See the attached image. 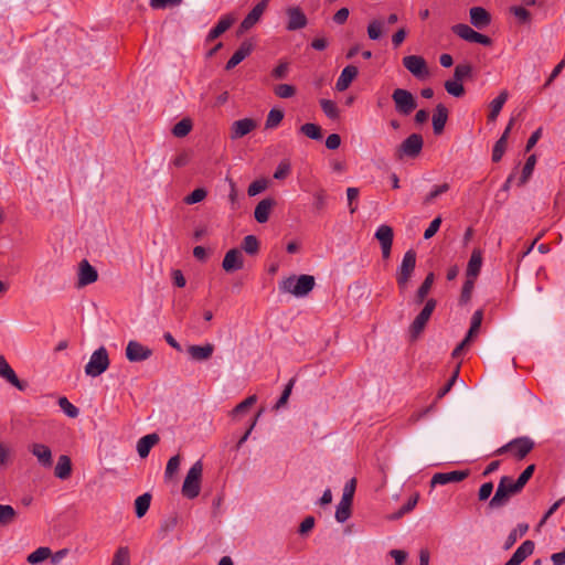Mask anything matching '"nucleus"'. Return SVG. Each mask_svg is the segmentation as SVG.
<instances>
[{"label": "nucleus", "mask_w": 565, "mask_h": 565, "mask_svg": "<svg viewBox=\"0 0 565 565\" xmlns=\"http://www.w3.org/2000/svg\"><path fill=\"white\" fill-rule=\"evenodd\" d=\"M514 124V118H511L508 126L505 127L502 136L495 141L492 149V161L499 162L507 149L508 138Z\"/></svg>", "instance_id": "obj_20"}, {"label": "nucleus", "mask_w": 565, "mask_h": 565, "mask_svg": "<svg viewBox=\"0 0 565 565\" xmlns=\"http://www.w3.org/2000/svg\"><path fill=\"white\" fill-rule=\"evenodd\" d=\"M315 277L310 275L290 276L279 284L282 292L291 294L296 297L307 296L315 287Z\"/></svg>", "instance_id": "obj_2"}, {"label": "nucleus", "mask_w": 565, "mask_h": 565, "mask_svg": "<svg viewBox=\"0 0 565 565\" xmlns=\"http://www.w3.org/2000/svg\"><path fill=\"white\" fill-rule=\"evenodd\" d=\"M383 23L380 20H373L367 25V35L371 40H379L382 35Z\"/></svg>", "instance_id": "obj_57"}, {"label": "nucleus", "mask_w": 565, "mask_h": 565, "mask_svg": "<svg viewBox=\"0 0 565 565\" xmlns=\"http://www.w3.org/2000/svg\"><path fill=\"white\" fill-rule=\"evenodd\" d=\"M268 186V181L266 179H258L252 182L247 189V194L249 196H255L260 192L265 191Z\"/></svg>", "instance_id": "obj_56"}, {"label": "nucleus", "mask_w": 565, "mask_h": 565, "mask_svg": "<svg viewBox=\"0 0 565 565\" xmlns=\"http://www.w3.org/2000/svg\"><path fill=\"white\" fill-rule=\"evenodd\" d=\"M459 369H460V364H458L456 366V369L454 370L450 379L447 381V383L438 391L437 395H436V399H440L443 398L450 390L451 387L454 386L455 382L457 381L458 379V375H459Z\"/></svg>", "instance_id": "obj_53"}, {"label": "nucleus", "mask_w": 565, "mask_h": 565, "mask_svg": "<svg viewBox=\"0 0 565 565\" xmlns=\"http://www.w3.org/2000/svg\"><path fill=\"white\" fill-rule=\"evenodd\" d=\"M214 352V345L212 343H206L204 345H190L188 348V353L190 358L194 361H204L212 356Z\"/></svg>", "instance_id": "obj_28"}, {"label": "nucleus", "mask_w": 565, "mask_h": 565, "mask_svg": "<svg viewBox=\"0 0 565 565\" xmlns=\"http://www.w3.org/2000/svg\"><path fill=\"white\" fill-rule=\"evenodd\" d=\"M472 75V66L469 63L458 64L454 71V78L457 81H465Z\"/></svg>", "instance_id": "obj_48"}, {"label": "nucleus", "mask_w": 565, "mask_h": 565, "mask_svg": "<svg viewBox=\"0 0 565 565\" xmlns=\"http://www.w3.org/2000/svg\"><path fill=\"white\" fill-rule=\"evenodd\" d=\"M151 503V494L146 492L139 495L135 501V512L137 518H142L149 510Z\"/></svg>", "instance_id": "obj_38"}, {"label": "nucleus", "mask_w": 565, "mask_h": 565, "mask_svg": "<svg viewBox=\"0 0 565 565\" xmlns=\"http://www.w3.org/2000/svg\"><path fill=\"white\" fill-rule=\"evenodd\" d=\"M159 443V436L157 434H149L141 437L137 443V451L141 458H146L151 448Z\"/></svg>", "instance_id": "obj_30"}, {"label": "nucleus", "mask_w": 565, "mask_h": 565, "mask_svg": "<svg viewBox=\"0 0 565 565\" xmlns=\"http://www.w3.org/2000/svg\"><path fill=\"white\" fill-rule=\"evenodd\" d=\"M109 366L108 352L105 347H100L93 352L88 363L85 365V373L88 376L96 377L103 374Z\"/></svg>", "instance_id": "obj_7"}, {"label": "nucleus", "mask_w": 565, "mask_h": 565, "mask_svg": "<svg viewBox=\"0 0 565 565\" xmlns=\"http://www.w3.org/2000/svg\"><path fill=\"white\" fill-rule=\"evenodd\" d=\"M321 109L323 110L324 115L334 120L339 118V108L337 104L331 99H321L320 100Z\"/></svg>", "instance_id": "obj_44"}, {"label": "nucleus", "mask_w": 565, "mask_h": 565, "mask_svg": "<svg viewBox=\"0 0 565 565\" xmlns=\"http://www.w3.org/2000/svg\"><path fill=\"white\" fill-rule=\"evenodd\" d=\"M436 306H437V301L434 298H430L425 302L424 308L416 316V318L409 326L408 332H409V337H411L412 341L416 340L420 335V333L425 330L426 324L429 321L430 316L434 312Z\"/></svg>", "instance_id": "obj_5"}, {"label": "nucleus", "mask_w": 565, "mask_h": 565, "mask_svg": "<svg viewBox=\"0 0 565 565\" xmlns=\"http://www.w3.org/2000/svg\"><path fill=\"white\" fill-rule=\"evenodd\" d=\"M535 163H536V157H535V154H531L526 159V162L522 169V173L519 179V185H524L527 182V180L531 178V175L533 173Z\"/></svg>", "instance_id": "obj_42"}, {"label": "nucleus", "mask_w": 565, "mask_h": 565, "mask_svg": "<svg viewBox=\"0 0 565 565\" xmlns=\"http://www.w3.org/2000/svg\"><path fill=\"white\" fill-rule=\"evenodd\" d=\"M469 476V470H454L449 472H437L430 480L431 487L436 484H447L450 482H460Z\"/></svg>", "instance_id": "obj_16"}, {"label": "nucleus", "mask_w": 565, "mask_h": 565, "mask_svg": "<svg viewBox=\"0 0 565 565\" xmlns=\"http://www.w3.org/2000/svg\"><path fill=\"white\" fill-rule=\"evenodd\" d=\"M257 127V121L253 118H243L235 120L230 128V138L236 140L245 137Z\"/></svg>", "instance_id": "obj_12"}, {"label": "nucleus", "mask_w": 565, "mask_h": 565, "mask_svg": "<svg viewBox=\"0 0 565 565\" xmlns=\"http://www.w3.org/2000/svg\"><path fill=\"white\" fill-rule=\"evenodd\" d=\"M152 351L137 341H129L126 348V356L130 362H141L149 359Z\"/></svg>", "instance_id": "obj_13"}, {"label": "nucleus", "mask_w": 565, "mask_h": 565, "mask_svg": "<svg viewBox=\"0 0 565 565\" xmlns=\"http://www.w3.org/2000/svg\"><path fill=\"white\" fill-rule=\"evenodd\" d=\"M509 93L508 90H502L489 105V114H488V120L489 121H495L503 105L508 100Z\"/></svg>", "instance_id": "obj_32"}, {"label": "nucleus", "mask_w": 565, "mask_h": 565, "mask_svg": "<svg viewBox=\"0 0 565 565\" xmlns=\"http://www.w3.org/2000/svg\"><path fill=\"white\" fill-rule=\"evenodd\" d=\"M242 248L249 255H255L259 250V242L255 235H247L243 239Z\"/></svg>", "instance_id": "obj_47"}, {"label": "nucleus", "mask_w": 565, "mask_h": 565, "mask_svg": "<svg viewBox=\"0 0 565 565\" xmlns=\"http://www.w3.org/2000/svg\"><path fill=\"white\" fill-rule=\"evenodd\" d=\"M296 380L295 379H290L288 384L285 386V390L282 391L279 399L277 401L276 405H275V408H280L282 407L284 405H286L290 394H291V391H292V387H294V384H295Z\"/></svg>", "instance_id": "obj_62"}, {"label": "nucleus", "mask_w": 565, "mask_h": 565, "mask_svg": "<svg viewBox=\"0 0 565 565\" xmlns=\"http://www.w3.org/2000/svg\"><path fill=\"white\" fill-rule=\"evenodd\" d=\"M97 279L98 273L95 267H93L87 259H83L79 263L77 286L85 287L97 281Z\"/></svg>", "instance_id": "obj_18"}, {"label": "nucleus", "mask_w": 565, "mask_h": 565, "mask_svg": "<svg viewBox=\"0 0 565 565\" xmlns=\"http://www.w3.org/2000/svg\"><path fill=\"white\" fill-rule=\"evenodd\" d=\"M418 493H415L414 495H412L407 502L405 504H403V507L395 513L394 518L397 519V518H401L403 516L404 514L411 512L417 504L418 502Z\"/></svg>", "instance_id": "obj_58"}, {"label": "nucleus", "mask_w": 565, "mask_h": 565, "mask_svg": "<svg viewBox=\"0 0 565 565\" xmlns=\"http://www.w3.org/2000/svg\"><path fill=\"white\" fill-rule=\"evenodd\" d=\"M475 280L476 279L467 278L466 281L463 282V286H462V289H461V294H460V298H459V302L461 305H466V303H468L470 301L471 295H472V290H473V287H475Z\"/></svg>", "instance_id": "obj_50"}, {"label": "nucleus", "mask_w": 565, "mask_h": 565, "mask_svg": "<svg viewBox=\"0 0 565 565\" xmlns=\"http://www.w3.org/2000/svg\"><path fill=\"white\" fill-rule=\"evenodd\" d=\"M445 89L454 97H461L465 94L463 85L455 78L445 82Z\"/></svg>", "instance_id": "obj_46"}, {"label": "nucleus", "mask_w": 565, "mask_h": 565, "mask_svg": "<svg viewBox=\"0 0 565 565\" xmlns=\"http://www.w3.org/2000/svg\"><path fill=\"white\" fill-rule=\"evenodd\" d=\"M393 228L388 225H380L375 232V238L380 242L383 259H388L393 244Z\"/></svg>", "instance_id": "obj_11"}, {"label": "nucleus", "mask_w": 565, "mask_h": 565, "mask_svg": "<svg viewBox=\"0 0 565 565\" xmlns=\"http://www.w3.org/2000/svg\"><path fill=\"white\" fill-rule=\"evenodd\" d=\"M290 170H291L290 162L288 160H282V161H280L276 171L274 172V178L276 180H284L289 175Z\"/></svg>", "instance_id": "obj_60"}, {"label": "nucleus", "mask_w": 565, "mask_h": 565, "mask_svg": "<svg viewBox=\"0 0 565 565\" xmlns=\"http://www.w3.org/2000/svg\"><path fill=\"white\" fill-rule=\"evenodd\" d=\"M253 51V43L250 41H244L239 45V47L235 51V53L231 56L225 65L226 71L233 70L242 61H244Z\"/></svg>", "instance_id": "obj_23"}, {"label": "nucleus", "mask_w": 565, "mask_h": 565, "mask_svg": "<svg viewBox=\"0 0 565 565\" xmlns=\"http://www.w3.org/2000/svg\"><path fill=\"white\" fill-rule=\"evenodd\" d=\"M358 74H359V70H358L356 66H354V65L345 66L342 70V72H341V74H340V76H339V78H338V81L335 83L337 90L343 92L347 88H349V86L351 85L352 81L358 76Z\"/></svg>", "instance_id": "obj_25"}, {"label": "nucleus", "mask_w": 565, "mask_h": 565, "mask_svg": "<svg viewBox=\"0 0 565 565\" xmlns=\"http://www.w3.org/2000/svg\"><path fill=\"white\" fill-rule=\"evenodd\" d=\"M192 127V120L190 118H183L173 126L172 134L177 138H183L190 134Z\"/></svg>", "instance_id": "obj_39"}, {"label": "nucleus", "mask_w": 565, "mask_h": 565, "mask_svg": "<svg viewBox=\"0 0 565 565\" xmlns=\"http://www.w3.org/2000/svg\"><path fill=\"white\" fill-rule=\"evenodd\" d=\"M416 266V252L414 249H408L402 259V263L398 267L396 281L401 291H404L407 288L408 281L414 273Z\"/></svg>", "instance_id": "obj_6"}, {"label": "nucleus", "mask_w": 565, "mask_h": 565, "mask_svg": "<svg viewBox=\"0 0 565 565\" xmlns=\"http://www.w3.org/2000/svg\"><path fill=\"white\" fill-rule=\"evenodd\" d=\"M529 531V524L526 523H520L515 529H513L508 537L505 539V542L503 544V550L508 551L510 550L518 541V539L524 536L526 532Z\"/></svg>", "instance_id": "obj_35"}, {"label": "nucleus", "mask_w": 565, "mask_h": 565, "mask_svg": "<svg viewBox=\"0 0 565 565\" xmlns=\"http://www.w3.org/2000/svg\"><path fill=\"white\" fill-rule=\"evenodd\" d=\"M111 565H130V553L127 546H120L115 552Z\"/></svg>", "instance_id": "obj_43"}, {"label": "nucleus", "mask_w": 565, "mask_h": 565, "mask_svg": "<svg viewBox=\"0 0 565 565\" xmlns=\"http://www.w3.org/2000/svg\"><path fill=\"white\" fill-rule=\"evenodd\" d=\"M284 119V111L277 108L270 109V111L267 115L265 128L266 129H273L276 128L281 120Z\"/></svg>", "instance_id": "obj_45"}, {"label": "nucleus", "mask_w": 565, "mask_h": 565, "mask_svg": "<svg viewBox=\"0 0 565 565\" xmlns=\"http://www.w3.org/2000/svg\"><path fill=\"white\" fill-rule=\"evenodd\" d=\"M257 401L256 395H250L246 397L244 401L238 403L232 411L233 415L241 414L246 412L249 407H252Z\"/></svg>", "instance_id": "obj_59"}, {"label": "nucleus", "mask_w": 565, "mask_h": 565, "mask_svg": "<svg viewBox=\"0 0 565 565\" xmlns=\"http://www.w3.org/2000/svg\"><path fill=\"white\" fill-rule=\"evenodd\" d=\"M469 17L470 23L477 29H484L491 23L490 13L482 7H472Z\"/></svg>", "instance_id": "obj_24"}, {"label": "nucleus", "mask_w": 565, "mask_h": 565, "mask_svg": "<svg viewBox=\"0 0 565 565\" xmlns=\"http://www.w3.org/2000/svg\"><path fill=\"white\" fill-rule=\"evenodd\" d=\"M274 93L279 98H291L296 95V87L290 84H279L275 86Z\"/></svg>", "instance_id": "obj_51"}, {"label": "nucleus", "mask_w": 565, "mask_h": 565, "mask_svg": "<svg viewBox=\"0 0 565 565\" xmlns=\"http://www.w3.org/2000/svg\"><path fill=\"white\" fill-rule=\"evenodd\" d=\"M267 4L268 0H262L258 2L241 22L239 31L245 32L252 29L259 21L260 17L267 8Z\"/></svg>", "instance_id": "obj_15"}, {"label": "nucleus", "mask_w": 565, "mask_h": 565, "mask_svg": "<svg viewBox=\"0 0 565 565\" xmlns=\"http://www.w3.org/2000/svg\"><path fill=\"white\" fill-rule=\"evenodd\" d=\"M58 406L71 418H76L79 414L78 408L64 396L58 398Z\"/></svg>", "instance_id": "obj_52"}, {"label": "nucleus", "mask_w": 565, "mask_h": 565, "mask_svg": "<svg viewBox=\"0 0 565 565\" xmlns=\"http://www.w3.org/2000/svg\"><path fill=\"white\" fill-rule=\"evenodd\" d=\"M203 466L201 460L193 463L186 473L182 486V494L188 499H194L200 494Z\"/></svg>", "instance_id": "obj_4"}, {"label": "nucleus", "mask_w": 565, "mask_h": 565, "mask_svg": "<svg viewBox=\"0 0 565 565\" xmlns=\"http://www.w3.org/2000/svg\"><path fill=\"white\" fill-rule=\"evenodd\" d=\"M234 22V19L230 15L222 17L218 22L212 28L206 36V41H213L221 36L225 31H227Z\"/></svg>", "instance_id": "obj_31"}, {"label": "nucleus", "mask_w": 565, "mask_h": 565, "mask_svg": "<svg viewBox=\"0 0 565 565\" xmlns=\"http://www.w3.org/2000/svg\"><path fill=\"white\" fill-rule=\"evenodd\" d=\"M300 132L303 134L306 137L313 139V140H320L322 138L321 127L317 124H312V122L303 124L300 127Z\"/></svg>", "instance_id": "obj_41"}, {"label": "nucleus", "mask_w": 565, "mask_h": 565, "mask_svg": "<svg viewBox=\"0 0 565 565\" xmlns=\"http://www.w3.org/2000/svg\"><path fill=\"white\" fill-rule=\"evenodd\" d=\"M289 72V63L286 61H280L278 65L271 71V76L275 79H284L287 77Z\"/></svg>", "instance_id": "obj_61"}, {"label": "nucleus", "mask_w": 565, "mask_h": 565, "mask_svg": "<svg viewBox=\"0 0 565 565\" xmlns=\"http://www.w3.org/2000/svg\"><path fill=\"white\" fill-rule=\"evenodd\" d=\"M276 205V201L267 198L258 202L255 207L254 216L258 223H266L269 218L271 209Z\"/></svg>", "instance_id": "obj_26"}, {"label": "nucleus", "mask_w": 565, "mask_h": 565, "mask_svg": "<svg viewBox=\"0 0 565 565\" xmlns=\"http://www.w3.org/2000/svg\"><path fill=\"white\" fill-rule=\"evenodd\" d=\"M392 98L394 100L396 111L402 115L407 116L417 107L415 97L407 89L396 88L392 94Z\"/></svg>", "instance_id": "obj_8"}, {"label": "nucleus", "mask_w": 565, "mask_h": 565, "mask_svg": "<svg viewBox=\"0 0 565 565\" xmlns=\"http://www.w3.org/2000/svg\"><path fill=\"white\" fill-rule=\"evenodd\" d=\"M482 266V254L480 249H473L468 262L466 275L467 278L476 279L480 274Z\"/></svg>", "instance_id": "obj_29"}, {"label": "nucleus", "mask_w": 565, "mask_h": 565, "mask_svg": "<svg viewBox=\"0 0 565 565\" xmlns=\"http://www.w3.org/2000/svg\"><path fill=\"white\" fill-rule=\"evenodd\" d=\"M434 279H435L434 273H429L425 277L424 281L422 282V285L419 286V288L417 289L416 295H415V302L417 305H420L425 301L427 295L429 294V291L431 289Z\"/></svg>", "instance_id": "obj_36"}, {"label": "nucleus", "mask_w": 565, "mask_h": 565, "mask_svg": "<svg viewBox=\"0 0 565 565\" xmlns=\"http://www.w3.org/2000/svg\"><path fill=\"white\" fill-rule=\"evenodd\" d=\"M2 379H4L9 384L18 388L20 392H24L29 387V383L24 380H20L15 374L14 370L9 365V363L2 356Z\"/></svg>", "instance_id": "obj_21"}, {"label": "nucleus", "mask_w": 565, "mask_h": 565, "mask_svg": "<svg viewBox=\"0 0 565 565\" xmlns=\"http://www.w3.org/2000/svg\"><path fill=\"white\" fill-rule=\"evenodd\" d=\"M52 554V551L50 547H46V546H41L39 548H36L34 552H32L31 554H29L26 561L30 563V564H39L43 561H45L46 558H49Z\"/></svg>", "instance_id": "obj_40"}, {"label": "nucleus", "mask_w": 565, "mask_h": 565, "mask_svg": "<svg viewBox=\"0 0 565 565\" xmlns=\"http://www.w3.org/2000/svg\"><path fill=\"white\" fill-rule=\"evenodd\" d=\"M448 119V109L444 104H438L433 115V129L435 135L443 134Z\"/></svg>", "instance_id": "obj_27"}, {"label": "nucleus", "mask_w": 565, "mask_h": 565, "mask_svg": "<svg viewBox=\"0 0 565 565\" xmlns=\"http://www.w3.org/2000/svg\"><path fill=\"white\" fill-rule=\"evenodd\" d=\"M352 503L353 501L348 500L347 498H341L335 511V520L339 523H344L350 519Z\"/></svg>", "instance_id": "obj_37"}, {"label": "nucleus", "mask_w": 565, "mask_h": 565, "mask_svg": "<svg viewBox=\"0 0 565 565\" xmlns=\"http://www.w3.org/2000/svg\"><path fill=\"white\" fill-rule=\"evenodd\" d=\"M523 488L509 476L501 477L494 495L489 501L491 509L504 507L512 495L520 493Z\"/></svg>", "instance_id": "obj_1"}, {"label": "nucleus", "mask_w": 565, "mask_h": 565, "mask_svg": "<svg viewBox=\"0 0 565 565\" xmlns=\"http://www.w3.org/2000/svg\"><path fill=\"white\" fill-rule=\"evenodd\" d=\"M207 195V191L203 188H198L184 198V202L189 205L203 201Z\"/></svg>", "instance_id": "obj_54"}, {"label": "nucleus", "mask_w": 565, "mask_h": 565, "mask_svg": "<svg viewBox=\"0 0 565 565\" xmlns=\"http://www.w3.org/2000/svg\"><path fill=\"white\" fill-rule=\"evenodd\" d=\"M288 23L286 29L288 31H296L305 28L308 23L306 14L300 8H289L287 10Z\"/></svg>", "instance_id": "obj_22"}, {"label": "nucleus", "mask_w": 565, "mask_h": 565, "mask_svg": "<svg viewBox=\"0 0 565 565\" xmlns=\"http://www.w3.org/2000/svg\"><path fill=\"white\" fill-rule=\"evenodd\" d=\"M244 266L242 252L237 248L230 249L222 262V268L226 273H233L242 269Z\"/></svg>", "instance_id": "obj_17"}, {"label": "nucleus", "mask_w": 565, "mask_h": 565, "mask_svg": "<svg viewBox=\"0 0 565 565\" xmlns=\"http://www.w3.org/2000/svg\"><path fill=\"white\" fill-rule=\"evenodd\" d=\"M451 31L458 35L460 39L476 43L477 35L479 32L475 31L472 28H470L468 24L465 23H458L451 26Z\"/></svg>", "instance_id": "obj_34"}, {"label": "nucleus", "mask_w": 565, "mask_h": 565, "mask_svg": "<svg viewBox=\"0 0 565 565\" xmlns=\"http://www.w3.org/2000/svg\"><path fill=\"white\" fill-rule=\"evenodd\" d=\"M448 183H443L439 185H436L424 199L423 203L425 205L431 204L439 195L446 193L449 190Z\"/></svg>", "instance_id": "obj_49"}, {"label": "nucleus", "mask_w": 565, "mask_h": 565, "mask_svg": "<svg viewBox=\"0 0 565 565\" xmlns=\"http://www.w3.org/2000/svg\"><path fill=\"white\" fill-rule=\"evenodd\" d=\"M29 451L36 458L38 462L44 468H51L53 465L52 451L49 446L34 443L29 446Z\"/></svg>", "instance_id": "obj_14"}, {"label": "nucleus", "mask_w": 565, "mask_h": 565, "mask_svg": "<svg viewBox=\"0 0 565 565\" xmlns=\"http://www.w3.org/2000/svg\"><path fill=\"white\" fill-rule=\"evenodd\" d=\"M511 12L521 23H527L531 20V13L523 7H512Z\"/></svg>", "instance_id": "obj_63"}, {"label": "nucleus", "mask_w": 565, "mask_h": 565, "mask_svg": "<svg viewBox=\"0 0 565 565\" xmlns=\"http://www.w3.org/2000/svg\"><path fill=\"white\" fill-rule=\"evenodd\" d=\"M17 512L11 505L2 504V526L14 521Z\"/></svg>", "instance_id": "obj_64"}, {"label": "nucleus", "mask_w": 565, "mask_h": 565, "mask_svg": "<svg viewBox=\"0 0 565 565\" xmlns=\"http://www.w3.org/2000/svg\"><path fill=\"white\" fill-rule=\"evenodd\" d=\"M534 548L535 544L533 541H524L504 565H521L522 562L533 554Z\"/></svg>", "instance_id": "obj_19"}, {"label": "nucleus", "mask_w": 565, "mask_h": 565, "mask_svg": "<svg viewBox=\"0 0 565 565\" xmlns=\"http://www.w3.org/2000/svg\"><path fill=\"white\" fill-rule=\"evenodd\" d=\"M424 140L418 134L408 136L398 147L396 157L403 159L404 157L415 158L423 149Z\"/></svg>", "instance_id": "obj_9"}, {"label": "nucleus", "mask_w": 565, "mask_h": 565, "mask_svg": "<svg viewBox=\"0 0 565 565\" xmlns=\"http://www.w3.org/2000/svg\"><path fill=\"white\" fill-rule=\"evenodd\" d=\"M534 441L526 436L518 437L498 448L493 455L501 456L510 452L515 459H524L534 448Z\"/></svg>", "instance_id": "obj_3"}, {"label": "nucleus", "mask_w": 565, "mask_h": 565, "mask_svg": "<svg viewBox=\"0 0 565 565\" xmlns=\"http://www.w3.org/2000/svg\"><path fill=\"white\" fill-rule=\"evenodd\" d=\"M179 467H180V456L175 455V456L171 457L167 463L166 471H164V478L167 480L172 479L174 473H177V471L179 470Z\"/></svg>", "instance_id": "obj_55"}, {"label": "nucleus", "mask_w": 565, "mask_h": 565, "mask_svg": "<svg viewBox=\"0 0 565 565\" xmlns=\"http://www.w3.org/2000/svg\"><path fill=\"white\" fill-rule=\"evenodd\" d=\"M72 473V461L71 458L66 455H61L58 457L57 463L54 469V475L56 478L65 480L68 479Z\"/></svg>", "instance_id": "obj_33"}, {"label": "nucleus", "mask_w": 565, "mask_h": 565, "mask_svg": "<svg viewBox=\"0 0 565 565\" xmlns=\"http://www.w3.org/2000/svg\"><path fill=\"white\" fill-rule=\"evenodd\" d=\"M403 66L418 79H425L429 76L427 62L420 55L404 56Z\"/></svg>", "instance_id": "obj_10"}]
</instances>
